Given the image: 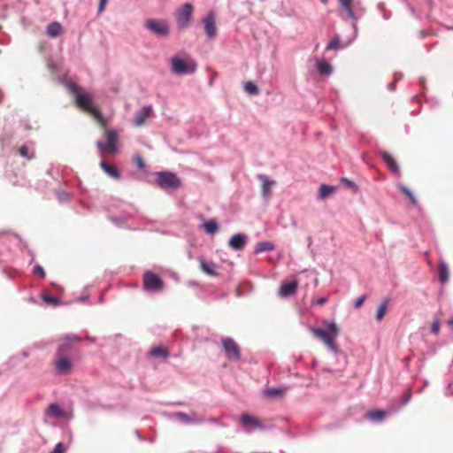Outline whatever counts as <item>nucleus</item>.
Returning a JSON list of instances; mask_svg holds the SVG:
<instances>
[{
    "label": "nucleus",
    "instance_id": "nucleus-24",
    "mask_svg": "<svg viewBox=\"0 0 453 453\" xmlns=\"http://www.w3.org/2000/svg\"><path fill=\"white\" fill-rule=\"evenodd\" d=\"M438 273H439V279L441 283H445L448 281L449 273V268L445 262L440 261Z\"/></svg>",
    "mask_w": 453,
    "mask_h": 453
},
{
    "label": "nucleus",
    "instance_id": "nucleus-42",
    "mask_svg": "<svg viewBox=\"0 0 453 453\" xmlns=\"http://www.w3.org/2000/svg\"><path fill=\"white\" fill-rule=\"evenodd\" d=\"M327 302L326 297H320L319 299L314 300L312 303L317 305H324Z\"/></svg>",
    "mask_w": 453,
    "mask_h": 453
},
{
    "label": "nucleus",
    "instance_id": "nucleus-21",
    "mask_svg": "<svg viewBox=\"0 0 453 453\" xmlns=\"http://www.w3.org/2000/svg\"><path fill=\"white\" fill-rule=\"evenodd\" d=\"M316 67L320 75L328 76L333 72L332 65L325 59H318L316 62Z\"/></svg>",
    "mask_w": 453,
    "mask_h": 453
},
{
    "label": "nucleus",
    "instance_id": "nucleus-49",
    "mask_svg": "<svg viewBox=\"0 0 453 453\" xmlns=\"http://www.w3.org/2000/svg\"><path fill=\"white\" fill-rule=\"evenodd\" d=\"M448 324L449 326H453V319H449Z\"/></svg>",
    "mask_w": 453,
    "mask_h": 453
},
{
    "label": "nucleus",
    "instance_id": "nucleus-28",
    "mask_svg": "<svg viewBox=\"0 0 453 453\" xmlns=\"http://www.w3.org/2000/svg\"><path fill=\"white\" fill-rule=\"evenodd\" d=\"M335 189V187L322 184L319 190V198H326L329 196H331Z\"/></svg>",
    "mask_w": 453,
    "mask_h": 453
},
{
    "label": "nucleus",
    "instance_id": "nucleus-27",
    "mask_svg": "<svg viewBox=\"0 0 453 453\" xmlns=\"http://www.w3.org/2000/svg\"><path fill=\"white\" fill-rule=\"evenodd\" d=\"M47 413L51 416V417H55V418H62L65 416V412L61 410V408L56 404V403H51L50 404V406L48 407L47 409Z\"/></svg>",
    "mask_w": 453,
    "mask_h": 453
},
{
    "label": "nucleus",
    "instance_id": "nucleus-8",
    "mask_svg": "<svg viewBox=\"0 0 453 453\" xmlns=\"http://www.w3.org/2000/svg\"><path fill=\"white\" fill-rule=\"evenodd\" d=\"M221 342L229 360L238 361L241 358V349L232 338H222Z\"/></svg>",
    "mask_w": 453,
    "mask_h": 453
},
{
    "label": "nucleus",
    "instance_id": "nucleus-43",
    "mask_svg": "<svg viewBox=\"0 0 453 453\" xmlns=\"http://www.w3.org/2000/svg\"><path fill=\"white\" fill-rule=\"evenodd\" d=\"M108 0H100L98 12L101 13L104 11Z\"/></svg>",
    "mask_w": 453,
    "mask_h": 453
},
{
    "label": "nucleus",
    "instance_id": "nucleus-20",
    "mask_svg": "<svg viewBox=\"0 0 453 453\" xmlns=\"http://www.w3.org/2000/svg\"><path fill=\"white\" fill-rule=\"evenodd\" d=\"M100 165L102 167V169L104 170V172L111 178L112 179H115V180H118L119 179L120 177V173L119 171V169L113 165H109L107 162H105L104 160H102L101 163H100Z\"/></svg>",
    "mask_w": 453,
    "mask_h": 453
},
{
    "label": "nucleus",
    "instance_id": "nucleus-19",
    "mask_svg": "<svg viewBox=\"0 0 453 453\" xmlns=\"http://www.w3.org/2000/svg\"><path fill=\"white\" fill-rule=\"evenodd\" d=\"M380 156L382 160L391 172H393L394 173H397L399 172V166L396 161L389 153L382 151L380 152Z\"/></svg>",
    "mask_w": 453,
    "mask_h": 453
},
{
    "label": "nucleus",
    "instance_id": "nucleus-6",
    "mask_svg": "<svg viewBox=\"0 0 453 453\" xmlns=\"http://www.w3.org/2000/svg\"><path fill=\"white\" fill-rule=\"evenodd\" d=\"M163 280L156 273L147 271L143 274V288L147 291L160 292L164 288Z\"/></svg>",
    "mask_w": 453,
    "mask_h": 453
},
{
    "label": "nucleus",
    "instance_id": "nucleus-3",
    "mask_svg": "<svg viewBox=\"0 0 453 453\" xmlns=\"http://www.w3.org/2000/svg\"><path fill=\"white\" fill-rule=\"evenodd\" d=\"M172 71L178 75L192 74L196 70V61L187 54L176 55L171 59Z\"/></svg>",
    "mask_w": 453,
    "mask_h": 453
},
{
    "label": "nucleus",
    "instance_id": "nucleus-48",
    "mask_svg": "<svg viewBox=\"0 0 453 453\" xmlns=\"http://www.w3.org/2000/svg\"><path fill=\"white\" fill-rule=\"evenodd\" d=\"M352 28H353L354 34L356 35V33H357V26H356L355 23L352 24Z\"/></svg>",
    "mask_w": 453,
    "mask_h": 453
},
{
    "label": "nucleus",
    "instance_id": "nucleus-32",
    "mask_svg": "<svg viewBox=\"0 0 453 453\" xmlns=\"http://www.w3.org/2000/svg\"><path fill=\"white\" fill-rule=\"evenodd\" d=\"M244 90L250 96H256L259 92L258 88L252 81H246L244 83Z\"/></svg>",
    "mask_w": 453,
    "mask_h": 453
},
{
    "label": "nucleus",
    "instance_id": "nucleus-44",
    "mask_svg": "<svg viewBox=\"0 0 453 453\" xmlns=\"http://www.w3.org/2000/svg\"><path fill=\"white\" fill-rule=\"evenodd\" d=\"M403 190L404 191V193L408 196V198H410V199L414 198L413 194L411 193V191L409 188L403 187Z\"/></svg>",
    "mask_w": 453,
    "mask_h": 453
},
{
    "label": "nucleus",
    "instance_id": "nucleus-26",
    "mask_svg": "<svg viewBox=\"0 0 453 453\" xmlns=\"http://www.w3.org/2000/svg\"><path fill=\"white\" fill-rule=\"evenodd\" d=\"M389 303V299L385 298L383 302L378 306L377 311H376V319L378 321H380L383 317L385 316L388 307Z\"/></svg>",
    "mask_w": 453,
    "mask_h": 453
},
{
    "label": "nucleus",
    "instance_id": "nucleus-4",
    "mask_svg": "<svg viewBox=\"0 0 453 453\" xmlns=\"http://www.w3.org/2000/svg\"><path fill=\"white\" fill-rule=\"evenodd\" d=\"M193 10V5L189 3L184 4L177 10L175 19L179 29L182 30L189 26L192 19Z\"/></svg>",
    "mask_w": 453,
    "mask_h": 453
},
{
    "label": "nucleus",
    "instance_id": "nucleus-2",
    "mask_svg": "<svg viewBox=\"0 0 453 453\" xmlns=\"http://www.w3.org/2000/svg\"><path fill=\"white\" fill-rule=\"evenodd\" d=\"M68 87L75 96L76 104L83 110L90 112L98 121L102 122L103 116L95 105L90 95L81 93L73 83L68 84Z\"/></svg>",
    "mask_w": 453,
    "mask_h": 453
},
{
    "label": "nucleus",
    "instance_id": "nucleus-53",
    "mask_svg": "<svg viewBox=\"0 0 453 453\" xmlns=\"http://www.w3.org/2000/svg\"><path fill=\"white\" fill-rule=\"evenodd\" d=\"M348 44H350V42H348V43L343 44V47L348 46Z\"/></svg>",
    "mask_w": 453,
    "mask_h": 453
},
{
    "label": "nucleus",
    "instance_id": "nucleus-38",
    "mask_svg": "<svg viewBox=\"0 0 453 453\" xmlns=\"http://www.w3.org/2000/svg\"><path fill=\"white\" fill-rule=\"evenodd\" d=\"M342 183L346 186V188H350V189H356V188H357L356 184H355L353 181H351V180H348V179H346V178H342Z\"/></svg>",
    "mask_w": 453,
    "mask_h": 453
},
{
    "label": "nucleus",
    "instance_id": "nucleus-50",
    "mask_svg": "<svg viewBox=\"0 0 453 453\" xmlns=\"http://www.w3.org/2000/svg\"><path fill=\"white\" fill-rule=\"evenodd\" d=\"M388 87L391 90H394V84H389Z\"/></svg>",
    "mask_w": 453,
    "mask_h": 453
},
{
    "label": "nucleus",
    "instance_id": "nucleus-17",
    "mask_svg": "<svg viewBox=\"0 0 453 453\" xmlns=\"http://www.w3.org/2000/svg\"><path fill=\"white\" fill-rule=\"evenodd\" d=\"M258 179L261 180L262 183V195L265 197H268L271 196V189L275 185V181L273 180H270L267 176L264 174H260L258 176Z\"/></svg>",
    "mask_w": 453,
    "mask_h": 453
},
{
    "label": "nucleus",
    "instance_id": "nucleus-52",
    "mask_svg": "<svg viewBox=\"0 0 453 453\" xmlns=\"http://www.w3.org/2000/svg\"><path fill=\"white\" fill-rule=\"evenodd\" d=\"M348 44H350V42H348V43L343 44V47L348 46Z\"/></svg>",
    "mask_w": 453,
    "mask_h": 453
},
{
    "label": "nucleus",
    "instance_id": "nucleus-1",
    "mask_svg": "<svg viewBox=\"0 0 453 453\" xmlns=\"http://www.w3.org/2000/svg\"><path fill=\"white\" fill-rule=\"evenodd\" d=\"M323 325L326 330L311 327V334L318 339L321 340L324 344L332 351L337 352L338 347L335 343V339L339 335L340 328L335 322L324 320Z\"/></svg>",
    "mask_w": 453,
    "mask_h": 453
},
{
    "label": "nucleus",
    "instance_id": "nucleus-5",
    "mask_svg": "<svg viewBox=\"0 0 453 453\" xmlns=\"http://www.w3.org/2000/svg\"><path fill=\"white\" fill-rule=\"evenodd\" d=\"M156 182L164 188H177L180 186L179 177L175 173L167 171L157 173Z\"/></svg>",
    "mask_w": 453,
    "mask_h": 453
},
{
    "label": "nucleus",
    "instance_id": "nucleus-45",
    "mask_svg": "<svg viewBox=\"0 0 453 453\" xmlns=\"http://www.w3.org/2000/svg\"><path fill=\"white\" fill-rule=\"evenodd\" d=\"M177 415H178V417H179L181 420L186 421V422L189 421V418L188 417V415H187V414L180 412V413H178Z\"/></svg>",
    "mask_w": 453,
    "mask_h": 453
},
{
    "label": "nucleus",
    "instance_id": "nucleus-47",
    "mask_svg": "<svg viewBox=\"0 0 453 453\" xmlns=\"http://www.w3.org/2000/svg\"><path fill=\"white\" fill-rule=\"evenodd\" d=\"M411 397V393L409 391V392H407V395H406V397H405V400H404L403 403H406L407 402H409Z\"/></svg>",
    "mask_w": 453,
    "mask_h": 453
},
{
    "label": "nucleus",
    "instance_id": "nucleus-7",
    "mask_svg": "<svg viewBox=\"0 0 453 453\" xmlns=\"http://www.w3.org/2000/svg\"><path fill=\"white\" fill-rule=\"evenodd\" d=\"M145 27L158 36H165L169 34V24L165 19H149L145 21Z\"/></svg>",
    "mask_w": 453,
    "mask_h": 453
},
{
    "label": "nucleus",
    "instance_id": "nucleus-16",
    "mask_svg": "<svg viewBox=\"0 0 453 453\" xmlns=\"http://www.w3.org/2000/svg\"><path fill=\"white\" fill-rule=\"evenodd\" d=\"M241 422L245 427L253 426L255 428L262 429L263 424L256 417L250 416L248 413H243L241 416Z\"/></svg>",
    "mask_w": 453,
    "mask_h": 453
},
{
    "label": "nucleus",
    "instance_id": "nucleus-11",
    "mask_svg": "<svg viewBox=\"0 0 453 453\" xmlns=\"http://www.w3.org/2000/svg\"><path fill=\"white\" fill-rule=\"evenodd\" d=\"M153 114V109L150 105L143 106L134 113V125L136 127L142 126L145 121Z\"/></svg>",
    "mask_w": 453,
    "mask_h": 453
},
{
    "label": "nucleus",
    "instance_id": "nucleus-41",
    "mask_svg": "<svg viewBox=\"0 0 453 453\" xmlns=\"http://www.w3.org/2000/svg\"><path fill=\"white\" fill-rule=\"evenodd\" d=\"M431 331L434 334H439V332H440V322H439V320L436 319V320H434L433 322Z\"/></svg>",
    "mask_w": 453,
    "mask_h": 453
},
{
    "label": "nucleus",
    "instance_id": "nucleus-30",
    "mask_svg": "<svg viewBox=\"0 0 453 453\" xmlns=\"http://www.w3.org/2000/svg\"><path fill=\"white\" fill-rule=\"evenodd\" d=\"M150 354L154 357H167L169 356V351L167 349L164 347H156L150 350Z\"/></svg>",
    "mask_w": 453,
    "mask_h": 453
},
{
    "label": "nucleus",
    "instance_id": "nucleus-15",
    "mask_svg": "<svg viewBox=\"0 0 453 453\" xmlns=\"http://www.w3.org/2000/svg\"><path fill=\"white\" fill-rule=\"evenodd\" d=\"M298 287L296 280L282 283L279 289V296L280 297H288L296 294Z\"/></svg>",
    "mask_w": 453,
    "mask_h": 453
},
{
    "label": "nucleus",
    "instance_id": "nucleus-46",
    "mask_svg": "<svg viewBox=\"0 0 453 453\" xmlns=\"http://www.w3.org/2000/svg\"><path fill=\"white\" fill-rule=\"evenodd\" d=\"M136 165L139 168H143L144 167V163H143V160L142 159V157H137L136 159Z\"/></svg>",
    "mask_w": 453,
    "mask_h": 453
},
{
    "label": "nucleus",
    "instance_id": "nucleus-35",
    "mask_svg": "<svg viewBox=\"0 0 453 453\" xmlns=\"http://www.w3.org/2000/svg\"><path fill=\"white\" fill-rule=\"evenodd\" d=\"M42 298L44 303L50 306H57L59 303L58 298H57L56 296H50L47 293H43Z\"/></svg>",
    "mask_w": 453,
    "mask_h": 453
},
{
    "label": "nucleus",
    "instance_id": "nucleus-34",
    "mask_svg": "<svg viewBox=\"0 0 453 453\" xmlns=\"http://www.w3.org/2000/svg\"><path fill=\"white\" fill-rule=\"evenodd\" d=\"M204 230L210 234H215L219 227L215 220H209L203 225Z\"/></svg>",
    "mask_w": 453,
    "mask_h": 453
},
{
    "label": "nucleus",
    "instance_id": "nucleus-51",
    "mask_svg": "<svg viewBox=\"0 0 453 453\" xmlns=\"http://www.w3.org/2000/svg\"><path fill=\"white\" fill-rule=\"evenodd\" d=\"M348 44H350V42H348V43L343 44V47L348 46Z\"/></svg>",
    "mask_w": 453,
    "mask_h": 453
},
{
    "label": "nucleus",
    "instance_id": "nucleus-14",
    "mask_svg": "<svg viewBox=\"0 0 453 453\" xmlns=\"http://www.w3.org/2000/svg\"><path fill=\"white\" fill-rule=\"evenodd\" d=\"M341 8L345 12L346 15H342L343 19L349 18L357 20L358 16L354 12V0H339Z\"/></svg>",
    "mask_w": 453,
    "mask_h": 453
},
{
    "label": "nucleus",
    "instance_id": "nucleus-23",
    "mask_svg": "<svg viewBox=\"0 0 453 453\" xmlns=\"http://www.w3.org/2000/svg\"><path fill=\"white\" fill-rule=\"evenodd\" d=\"M287 392L286 388H269L264 391V395L269 398L282 397Z\"/></svg>",
    "mask_w": 453,
    "mask_h": 453
},
{
    "label": "nucleus",
    "instance_id": "nucleus-10",
    "mask_svg": "<svg viewBox=\"0 0 453 453\" xmlns=\"http://www.w3.org/2000/svg\"><path fill=\"white\" fill-rule=\"evenodd\" d=\"M107 135V142L104 143L102 141H98L96 142V145L99 149V150L103 153L105 151H109L111 153H114L117 151V138L118 134L115 130H109L106 134Z\"/></svg>",
    "mask_w": 453,
    "mask_h": 453
},
{
    "label": "nucleus",
    "instance_id": "nucleus-22",
    "mask_svg": "<svg viewBox=\"0 0 453 453\" xmlns=\"http://www.w3.org/2000/svg\"><path fill=\"white\" fill-rule=\"evenodd\" d=\"M198 261L200 263V267L203 272L210 276H217V272L215 271V265L213 263H208L203 257H198Z\"/></svg>",
    "mask_w": 453,
    "mask_h": 453
},
{
    "label": "nucleus",
    "instance_id": "nucleus-12",
    "mask_svg": "<svg viewBox=\"0 0 453 453\" xmlns=\"http://www.w3.org/2000/svg\"><path fill=\"white\" fill-rule=\"evenodd\" d=\"M81 341V338L72 334V335H66L65 337L62 338L58 349L57 355H65V353L71 349L73 344L74 342H78Z\"/></svg>",
    "mask_w": 453,
    "mask_h": 453
},
{
    "label": "nucleus",
    "instance_id": "nucleus-31",
    "mask_svg": "<svg viewBox=\"0 0 453 453\" xmlns=\"http://www.w3.org/2000/svg\"><path fill=\"white\" fill-rule=\"evenodd\" d=\"M387 413L381 410L371 411L367 413L368 418L372 420H382L386 417Z\"/></svg>",
    "mask_w": 453,
    "mask_h": 453
},
{
    "label": "nucleus",
    "instance_id": "nucleus-33",
    "mask_svg": "<svg viewBox=\"0 0 453 453\" xmlns=\"http://www.w3.org/2000/svg\"><path fill=\"white\" fill-rule=\"evenodd\" d=\"M19 155L27 159H32L35 157V152L27 145H23L19 149Z\"/></svg>",
    "mask_w": 453,
    "mask_h": 453
},
{
    "label": "nucleus",
    "instance_id": "nucleus-36",
    "mask_svg": "<svg viewBox=\"0 0 453 453\" xmlns=\"http://www.w3.org/2000/svg\"><path fill=\"white\" fill-rule=\"evenodd\" d=\"M340 47V39L338 36L332 39L326 46V50H337Z\"/></svg>",
    "mask_w": 453,
    "mask_h": 453
},
{
    "label": "nucleus",
    "instance_id": "nucleus-37",
    "mask_svg": "<svg viewBox=\"0 0 453 453\" xmlns=\"http://www.w3.org/2000/svg\"><path fill=\"white\" fill-rule=\"evenodd\" d=\"M34 272H35V273H36L39 277H41V278H42V279H43V278H45V275H46L45 271L43 270V268H42L41 265H35V269H34Z\"/></svg>",
    "mask_w": 453,
    "mask_h": 453
},
{
    "label": "nucleus",
    "instance_id": "nucleus-39",
    "mask_svg": "<svg viewBox=\"0 0 453 453\" xmlns=\"http://www.w3.org/2000/svg\"><path fill=\"white\" fill-rule=\"evenodd\" d=\"M365 299H366V296H365V295H364V296H360V297H358V298L355 301V303H354V307H355L356 309L360 308V307L363 305V303H364V302L365 301Z\"/></svg>",
    "mask_w": 453,
    "mask_h": 453
},
{
    "label": "nucleus",
    "instance_id": "nucleus-40",
    "mask_svg": "<svg viewBox=\"0 0 453 453\" xmlns=\"http://www.w3.org/2000/svg\"><path fill=\"white\" fill-rule=\"evenodd\" d=\"M65 446L63 445V443L59 442L55 446V448L51 451V453H65Z\"/></svg>",
    "mask_w": 453,
    "mask_h": 453
},
{
    "label": "nucleus",
    "instance_id": "nucleus-25",
    "mask_svg": "<svg viewBox=\"0 0 453 453\" xmlns=\"http://www.w3.org/2000/svg\"><path fill=\"white\" fill-rule=\"evenodd\" d=\"M62 26L58 22H51L47 27V34L50 37H57L60 35Z\"/></svg>",
    "mask_w": 453,
    "mask_h": 453
},
{
    "label": "nucleus",
    "instance_id": "nucleus-18",
    "mask_svg": "<svg viewBox=\"0 0 453 453\" xmlns=\"http://www.w3.org/2000/svg\"><path fill=\"white\" fill-rule=\"evenodd\" d=\"M245 244H246V236L242 234H234L229 240V246L235 250H242L244 248Z\"/></svg>",
    "mask_w": 453,
    "mask_h": 453
},
{
    "label": "nucleus",
    "instance_id": "nucleus-9",
    "mask_svg": "<svg viewBox=\"0 0 453 453\" xmlns=\"http://www.w3.org/2000/svg\"><path fill=\"white\" fill-rule=\"evenodd\" d=\"M202 24L208 39H212L216 36V15L213 11H210L203 19Z\"/></svg>",
    "mask_w": 453,
    "mask_h": 453
},
{
    "label": "nucleus",
    "instance_id": "nucleus-13",
    "mask_svg": "<svg viewBox=\"0 0 453 453\" xmlns=\"http://www.w3.org/2000/svg\"><path fill=\"white\" fill-rule=\"evenodd\" d=\"M55 365L58 373L60 374L69 373L72 370V362L65 355H58Z\"/></svg>",
    "mask_w": 453,
    "mask_h": 453
},
{
    "label": "nucleus",
    "instance_id": "nucleus-29",
    "mask_svg": "<svg viewBox=\"0 0 453 453\" xmlns=\"http://www.w3.org/2000/svg\"><path fill=\"white\" fill-rule=\"evenodd\" d=\"M274 249V245L270 242H260L257 244L255 252L259 253L263 251H270Z\"/></svg>",
    "mask_w": 453,
    "mask_h": 453
}]
</instances>
